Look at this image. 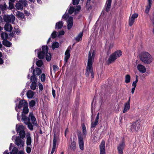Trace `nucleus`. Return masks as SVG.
Segmentation results:
<instances>
[{"label": "nucleus", "mask_w": 154, "mask_h": 154, "mask_svg": "<svg viewBox=\"0 0 154 154\" xmlns=\"http://www.w3.org/2000/svg\"><path fill=\"white\" fill-rule=\"evenodd\" d=\"M68 13L70 14H72L74 11L75 9L72 7H70L68 10Z\"/></svg>", "instance_id": "nucleus-44"}, {"label": "nucleus", "mask_w": 154, "mask_h": 154, "mask_svg": "<svg viewBox=\"0 0 154 154\" xmlns=\"http://www.w3.org/2000/svg\"><path fill=\"white\" fill-rule=\"evenodd\" d=\"M105 141H102L100 145V154H105Z\"/></svg>", "instance_id": "nucleus-14"}, {"label": "nucleus", "mask_w": 154, "mask_h": 154, "mask_svg": "<svg viewBox=\"0 0 154 154\" xmlns=\"http://www.w3.org/2000/svg\"><path fill=\"white\" fill-rule=\"evenodd\" d=\"M57 140V137L56 135L54 134V136L53 146L51 154H53L55 151V149L57 148L56 143Z\"/></svg>", "instance_id": "nucleus-13"}, {"label": "nucleus", "mask_w": 154, "mask_h": 154, "mask_svg": "<svg viewBox=\"0 0 154 154\" xmlns=\"http://www.w3.org/2000/svg\"><path fill=\"white\" fill-rule=\"evenodd\" d=\"M18 151L17 148L16 147H14L12 150L11 152H10V154H17ZM4 154H9V152L8 150H6L4 152Z\"/></svg>", "instance_id": "nucleus-21"}, {"label": "nucleus", "mask_w": 154, "mask_h": 154, "mask_svg": "<svg viewBox=\"0 0 154 154\" xmlns=\"http://www.w3.org/2000/svg\"><path fill=\"white\" fill-rule=\"evenodd\" d=\"M38 87L40 91H42L43 89V85L41 83H39L38 84Z\"/></svg>", "instance_id": "nucleus-56"}, {"label": "nucleus", "mask_w": 154, "mask_h": 154, "mask_svg": "<svg viewBox=\"0 0 154 154\" xmlns=\"http://www.w3.org/2000/svg\"><path fill=\"white\" fill-rule=\"evenodd\" d=\"M59 46V43L58 42H55L53 43L52 45V48L53 50H54L55 48H58Z\"/></svg>", "instance_id": "nucleus-35"}, {"label": "nucleus", "mask_w": 154, "mask_h": 154, "mask_svg": "<svg viewBox=\"0 0 154 154\" xmlns=\"http://www.w3.org/2000/svg\"><path fill=\"white\" fill-rule=\"evenodd\" d=\"M15 6L17 9L22 11L23 10V5L21 3L19 2H17L16 3Z\"/></svg>", "instance_id": "nucleus-26"}, {"label": "nucleus", "mask_w": 154, "mask_h": 154, "mask_svg": "<svg viewBox=\"0 0 154 154\" xmlns=\"http://www.w3.org/2000/svg\"><path fill=\"white\" fill-rule=\"evenodd\" d=\"M1 37L2 39L4 41L7 40L8 38V35L7 33L6 32H2L1 33Z\"/></svg>", "instance_id": "nucleus-29"}, {"label": "nucleus", "mask_w": 154, "mask_h": 154, "mask_svg": "<svg viewBox=\"0 0 154 154\" xmlns=\"http://www.w3.org/2000/svg\"><path fill=\"white\" fill-rule=\"evenodd\" d=\"M30 135L29 134L26 136V144L28 146H31L32 139Z\"/></svg>", "instance_id": "nucleus-23"}, {"label": "nucleus", "mask_w": 154, "mask_h": 154, "mask_svg": "<svg viewBox=\"0 0 154 154\" xmlns=\"http://www.w3.org/2000/svg\"><path fill=\"white\" fill-rule=\"evenodd\" d=\"M52 93L54 97L55 98L56 96L55 91L53 89L52 90Z\"/></svg>", "instance_id": "nucleus-62"}, {"label": "nucleus", "mask_w": 154, "mask_h": 154, "mask_svg": "<svg viewBox=\"0 0 154 154\" xmlns=\"http://www.w3.org/2000/svg\"><path fill=\"white\" fill-rule=\"evenodd\" d=\"M152 22L153 25H154V12H153L152 14Z\"/></svg>", "instance_id": "nucleus-63"}, {"label": "nucleus", "mask_w": 154, "mask_h": 154, "mask_svg": "<svg viewBox=\"0 0 154 154\" xmlns=\"http://www.w3.org/2000/svg\"><path fill=\"white\" fill-rule=\"evenodd\" d=\"M152 0H148V5L146 6L145 12L146 13H148L151 7V5Z\"/></svg>", "instance_id": "nucleus-25"}, {"label": "nucleus", "mask_w": 154, "mask_h": 154, "mask_svg": "<svg viewBox=\"0 0 154 154\" xmlns=\"http://www.w3.org/2000/svg\"><path fill=\"white\" fill-rule=\"evenodd\" d=\"M4 28L5 30L8 32H11L12 29V27L11 24L7 23L5 25Z\"/></svg>", "instance_id": "nucleus-24"}, {"label": "nucleus", "mask_w": 154, "mask_h": 154, "mask_svg": "<svg viewBox=\"0 0 154 154\" xmlns=\"http://www.w3.org/2000/svg\"><path fill=\"white\" fill-rule=\"evenodd\" d=\"M36 83H32V84L30 86L31 88L33 90H35L36 89L37 87Z\"/></svg>", "instance_id": "nucleus-41"}, {"label": "nucleus", "mask_w": 154, "mask_h": 154, "mask_svg": "<svg viewBox=\"0 0 154 154\" xmlns=\"http://www.w3.org/2000/svg\"><path fill=\"white\" fill-rule=\"evenodd\" d=\"M112 0H107L106 3L107 6L106 7V12H109L110 9V7L111 4Z\"/></svg>", "instance_id": "nucleus-27"}, {"label": "nucleus", "mask_w": 154, "mask_h": 154, "mask_svg": "<svg viewBox=\"0 0 154 154\" xmlns=\"http://www.w3.org/2000/svg\"><path fill=\"white\" fill-rule=\"evenodd\" d=\"M83 35V33L82 32H80L76 37L75 39L77 42H79L80 39H82V38Z\"/></svg>", "instance_id": "nucleus-37"}, {"label": "nucleus", "mask_w": 154, "mask_h": 154, "mask_svg": "<svg viewBox=\"0 0 154 154\" xmlns=\"http://www.w3.org/2000/svg\"><path fill=\"white\" fill-rule=\"evenodd\" d=\"M114 44L113 43L110 44L109 48V51L113 47Z\"/></svg>", "instance_id": "nucleus-60"}, {"label": "nucleus", "mask_w": 154, "mask_h": 154, "mask_svg": "<svg viewBox=\"0 0 154 154\" xmlns=\"http://www.w3.org/2000/svg\"><path fill=\"white\" fill-rule=\"evenodd\" d=\"M79 143V147L81 150H83L84 148V143L81 134H78Z\"/></svg>", "instance_id": "nucleus-12"}, {"label": "nucleus", "mask_w": 154, "mask_h": 154, "mask_svg": "<svg viewBox=\"0 0 154 154\" xmlns=\"http://www.w3.org/2000/svg\"><path fill=\"white\" fill-rule=\"evenodd\" d=\"M42 51L38 53V57L40 59L44 58L48 50V47L47 46H42Z\"/></svg>", "instance_id": "nucleus-4"}, {"label": "nucleus", "mask_w": 154, "mask_h": 154, "mask_svg": "<svg viewBox=\"0 0 154 154\" xmlns=\"http://www.w3.org/2000/svg\"><path fill=\"white\" fill-rule=\"evenodd\" d=\"M42 72V70L40 68L36 67L33 71L32 74L35 75V76H37L40 75Z\"/></svg>", "instance_id": "nucleus-19"}, {"label": "nucleus", "mask_w": 154, "mask_h": 154, "mask_svg": "<svg viewBox=\"0 0 154 154\" xmlns=\"http://www.w3.org/2000/svg\"><path fill=\"white\" fill-rule=\"evenodd\" d=\"M43 64V62L41 60H38L36 62V65L38 66H42Z\"/></svg>", "instance_id": "nucleus-50"}, {"label": "nucleus", "mask_w": 154, "mask_h": 154, "mask_svg": "<svg viewBox=\"0 0 154 154\" xmlns=\"http://www.w3.org/2000/svg\"><path fill=\"white\" fill-rule=\"evenodd\" d=\"M35 102L34 100H32L29 102V106L30 107H33L35 104Z\"/></svg>", "instance_id": "nucleus-43"}, {"label": "nucleus", "mask_w": 154, "mask_h": 154, "mask_svg": "<svg viewBox=\"0 0 154 154\" xmlns=\"http://www.w3.org/2000/svg\"><path fill=\"white\" fill-rule=\"evenodd\" d=\"M53 68L54 72H56L58 69V67L56 65H54L53 66Z\"/></svg>", "instance_id": "nucleus-57"}, {"label": "nucleus", "mask_w": 154, "mask_h": 154, "mask_svg": "<svg viewBox=\"0 0 154 154\" xmlns=\"http://www.w3.org/2000/svg\"><path fill=\"white\" fill-rule=\"evenodd\" d=\"M4 20L7 23L11 22L12 23H14L15 17L12 14L10 15H5L3 17Z\"/></svg>", "instance_id": "nucleus-7"}, {"label": "nucleus", "mask_w": 154, "mask_h": 154, "mask_svg": "<svg viewBox=\"0 0 154 154\" xmlns=\"http://www.w3.org/2000/svg\"><path fill=\"white\" fill-rule=\"evenodd\" d=\"M29 117L30 118L32 122L33 125L37 126V122L35 117L33 115V114L30 113L29 115Z\"/></svg>", "instance_id": "nucleus-20"}, {"label": "nucleus", "mask_w": 154, "mask_h": 154, "mask_svg": "<svg viewBox=\"0 0 154 154\" xmlns=\"http://www.w3.org/2000/svg\"><path fill=\"white\" fill-rule=\"evenodd\" d=\"M26 95L28 98H31L33 96L34 94L33 91L29 90L27 92Z\"/></svg>", "instance_id": "nucleus-31"}, {"label": "nucleus", "mask_w": 154, "mask_h": 154, "mask_svg": "<svg viewBox=\"0 0 154 154\" xmlns=\"http://www.w3.org/2000/svg\"><path fill=\"white\" fill-rule=\"evenodd\" d=\"M35 75L32 76L30 78V80L32 83H36L37 82V78L35 77Z\"/></svg>", "instance_id": "nucleus-33"}, {"label": "nucleus", "mask_w": 154, "mask_h": 154, "mask_svg": "<svg viewBox=\"0 0 154 154\" xmlns=\"http://www.w3.org/2000/svg\"><path fill=\"white\" fill-rule=\"evenodd\" d=\"M82 129L83 134L84 135H86L87 134V131L86 127L84 124L82 125Z\"/></svg>", "instance_id": "nucleus-40"}, {"label": "nucleus", "mask_w": 154, "mask_h": 154, "mask_svg": "<svg viewBox=\"0 0 154 154\" xmlns=\"http://www.w3.org/2000/svg\"><path fill=\"white\" fill-rule=\"evenodd\" d=\"M81 9V7L79 5L77 6V8L75 10V11L76 12V11H79Z\"/></svg>", "instance_id": "nucleus-59"}, {"label": "nucleus", "mask_w": 154, "mask_h": 154, "mask_svg": "<svg viewBox=\"0 0 154 154\" xmlns=\"http://www.w3.org/2000/svg\"><path fill=\"white\" fill-rule=\"evenodd\" d=\"M23 112L22 114L23 115L27 114L29 112V109L28 108V106H25L24 108H23Z\"/></svg>", "instance_id": "nucleus-34"}, {"label": "nucleus", "mask_w": 154, "mask_h": 154, "mask_svg": "<svg viewBox=\"0 0 154 154\" xmlns=\"http://www.w3.org/2000/svg\"><path fill=\"white\" fill-rule=\"evenodd\" d=\"M122 55V52L121 51H116L110 55L107 61V64H110L111 63L114 62L116 60L117 58L121 56Z\"/></svg>", "instance_id": "nucleus-3"}, {"label": "nucleus", "mask_w": 154, "mask_h": 154, "mask_svg": "<svg viewBox=\"0 0 154 154\" xmlns=\"http://www.w3.org/2000/svg\"><path fill=\"white\" fill-rule=\"evenodd\" d=\"M76 143L75 142L73 141L71 143L70 147L73 149H74L75 148Z\"/></svg>", "instance_id": "nucleus-46"}, {"label": "nucleus", "mask_w": 154, "mask_h": 154, "mask_svg": "<svg viewBox=\"0 0 154 154\" xmlns=\"http://www.w3.org/2000/svg\"><path fill=\"white\" fill-rule=\"evenodd\" d=\"M137 68L139 72L142 73H144L146 72L145 67L142 65H138L137 66Z\"/></svg>", "instance_id": "nucleus-16"}, {"label": "nucleus", "mask_w": 154, "mask_h": 154, "mask_svg": "<svg viewBox=\"0 0 154 154\" xmlns=\"http://www.w3.org/2000/svg\"><path fill=\"white\" fill-rule=\"evenodd\" d=\"M45 58L47 61H50L51 59V54L48 53V52L45 56Z\"/></svg>", "instance_id": "nucleus-39"}, {"label": "nucleus", "mask_w": 154, "mask_h": 154, "mask_svg": "<svg viewBox=\"0 0 154 154\" xmlns=\"http://www.w3.org/2000/svg\"><path fill=\"white\" fill-rule=\"evenodd\" d=\"M16 13L17 17L19 20L24 18L25 16L23 13L19 11H17Z\"/></svg>", "instance_id": "nucleus-22"}, {"label": "nucleus", "mask_w": 154, "mask_h": 154, "mask_svg": "<svg viewBox=\"0 0 154 154\" xmlns=\"http://www.w3.org/2000/svg\"><path fill=\"white\" fill-rule=\"evenodd\" d=\"M7 8V6L6 5L5 3L3 5H0V9L3 11H6Z\"/></svg>", "instance_id": "nucleus-38"}, {"label": "nucleus", "mask_w": 154, "mask_h": 154, "mask_svg": "<svg viewBox=\"0 0 154 154\" xmlns=\"http://www.w3.org/2000/svg\"><path fill=\"white\" fill-rule=\"evenodd\" d=\"M2 43L4 45L8 47H10L12 45L11 43L7 40L3 41Z\"/></svg>", "instance_id": "nucleus-30"}, {"label": "nucleus", "mask_w": 154, "mask_h": 154, "mask_svg": "<svg viewBox=\"0 0 154 154\" xmlns=\"http://www.w3.org/2000/svg\"><path fill=\"white\" fill-rule=\"evenodd\" d=\"M125 147V142L124 139L122 140L121 143L117 147V149L118 151L119 154H123V151Z\"/></svg>", "instance_id": "nucleus-11"}, {"label": "nucleus", "mask_w": 154, "mask_h": 154, "mask_svg": "<svg viewBox=\"0 0 154 154\" xmlns=\"http://www.w3.org/2000/svg\"><path fill=\"white\" fill-rule=\"evenodd\" d=\"M22 120L25 124H26L30 122V119L23 114H22Z\"/></svg>", "instance_id": "nucleus-18"}, {"label": "nucleus", "mask_w": 154, "mask_h": 154, "mask_svg": "<svg viewBox=\"0 0 154 154\" xmlns=\"http://www.w3.org/2000/svg\"><path fill=\"white\" fill-rule=\"evenodd\" d=\"M69 17V16L67 14H65L63 16L62 18L66 20L67 18H68V19Z\"/></svg>", "instance_id": "nucleus-58"}, {"label": "nucleus", "mask_w": 154, "mask_h": 154, "mask_svg": "<svg viewBox=\"0 0 154 154\" xmlns=\"http://www.w3.org/2000/svg\"><path fill=\"white\" fill-rule=\"evenodd\" d=\"M41 80L42 82H44L45 80V75L44 73H42L41 76Z\"/></svg>", "instance_id": "nucleus-48"}, {"label": "nucleus", "mask_w": 154, "mask_h": 154, "mask_svg": "<svg viewBox=\"0 0 154 154\" xmlns=\"http://www.w3.org/2000/svg\"><path fill=\"white\" fill-rule=\"evenodd\" d=\"M30 146H28L26 147V152L28 153H29L31 152V148Z\"/></svg>", "instance_id": "nucleus-53"}, {"label": "nucleus", "mask_w": 154, "mask_h": 154, "mask_svg": "<svg viewBox=\"0 0 154 154\" xmlns=\"http://www.w3.org/2000/svg\"><path fill=\"white\" fill-rule=\"evenodd\" d=\"M73 17H69V18L67 21L68 29H70L73 26Z\"/></svg>", "instance_id": "nucleus-15"}, {"label": "nucleus", "mask_w": 154, "mask_h": 154, "mask_svg": "<svg viewBox=\"0 0 154 154\" xmlns=\"http://www.w3.org/2000/svg\"><path fill=\"white\" fill-rule=\"evenodd\" d=\"M131 77L130 75L127 74L125 76V82L126 83H128L130 82Z\"/></svg>", "instance_id": "nucleus-36"}, {"label": "nucleus", "mask_w": 154, "mask_h": 154, "mask_svg": "<svg viewBox=\"0 0 154 154\" xmlns=\"http://www.w3.org/2000/svg\"><path fill=\"white\" fill-rule=\"evenodd\" d=\"M16 34L17 35H20V31L19 29H17L16 31Z\"/></svg>", "instance_id": "nucleus-61"}, {"label": "nucleus", "mask_w": 154, "mask_h": 154, "mask_svg": "<svg viewBox=\"0 0 154 154\" xmlns=\"http://www.w3.org/2000/svg\"><path fill=\"white\" fill-rule=\"evenodd\" d=\"M14 2H9V6L8 8L9 9H12L14 8V6L13 4Z\"/></svg>", "instance_id": "nucleus-49"}, {"label": "nucleus", "mask_w": 154, "mask_h": 154, "mask_svg": "<svg viewBox=\"0 0 154 154\" xmlns=\"http://www.w3.org/2000/svg\"><path fill=\"white\" fill-rule=\"evenodd\" d=\"M28 106V103L25 100H20L19 102V104L17 105L16 104L15 107V110L17 111H18L17 108L21 109L22 108H24L25 106Z\"/></svg>", "instance_id": "nucleus-8"}, {"label": "nucleus", "mask_w": 154, "mask_h": 154, "mask_svg": "<svg viewBox=\"0 0 154 154\" xmlns=\"http://www.w3.org/2000/svg\"><path fill=\"white\" fill-rule=\"evenodd\" d=\"M63 26V23L62 21H60L57 23L56 24L55 28L58 29H61Z\"/></svg>", "instance_id": "nucleus-32"}, {"label": "nucleus", "mask_w": 154, "mask_h": 154, "mask_svg": "<svg viewBox=\"0 0 154 154\" xmlns=\"http://www.w3.org/2000/svg\"><path fill=\"white\" fill-rule=\"evenodd\" d=\"M134 22V20L131 17L129 18V25L130 26H131Z\"/></svg>", "instance_id": "nucleus-42"}, {"label": "nucleus", "mask_w": 154, "mask_h": 154, "mask_svg": "<svg viewBox=\"0 0 154 154\" xmlns=\"http://www.w3.org/2000/svg\"><path fill=\"white\" fill-rule=\"evenodd\" d=\"M99 118V113H98L96 117L95 121H93L94 119L93 117V115H92L91 117V128H94V129L96 127L98 124Z\"/></svg>", "instance_id": "nucleus-9"}, {"label": "nucleus", "mask_w": 154, "mask_h": 154, "mask_svg": "<svg viewBox=\"0 0 154 154\" xmlns=\"http://www.w3.org/2000/svg\"><path fill=\"white\" fill-rule=\"evenodd\" d=\"M140 125L139 121L137 120L133 123L131 127V130L133 132H137L140 129Z\"/></svg>", "instance_id": "nucleus-6"}, {"label": "nucleus", "mask_w": 154, "mask_h": 154, "mask_svg": "<svg viewBox=\"0 0 154 154\" xmlns=\"http://www.w3.org/2000/svg\"><path fill=\"white\" fill-rule=\"evenodd\" d=\"M130 108V104L129 103H125L124 104V109L123 111V113L127 112Z\"/></svg>", "instance_id": "nucleus-28"}, {"label": "nucleus", "mask_w": 154, "mask_h": 154, "mask_svg": "<svg viewBox=\"0 0 154 154\" xmlns=\"http://www.w3.org/2000/svg\"><path fill=\"white\" fill-rule=\"evenodd\" d=\"M138 17V14H137L135 13L133 14L131 17H132V18L134 19V20L137 17Z\"/></svg>", "instance_id": "nucleus-55"}, {"label": "nucleus", "mask_w": 154, "mask_h": 154, "mask_svg": "<svg viewBox=\"0 0 154 154\" xmlns=\"http://www.w3.org/2000/svg\"><path fill=\"white\" fill-rule=\"evenodd\" d=\"M18 112L17 114V120L19 121H20V116H19V114H20V112L19 111H17Z\"/></svg>", "instance_id": "nucleus-64"}, {"label": "nucleus", "mask_w": 154, "mask_h": 154, "mask_svg": "<svg viewBox=\"0 0 154 154\" xmlns=\"http://www.w3.org/2000/svg\"><path fill=\"white\" fill-rule=\"evenodd\" d=\"M69 51L70 50L68 49H67L65 52V57L64 58V61L65 64L68 61V60L70 57V54Z\"/></svg>", "instance_id": "nucleus-17"}, {"label": "nucleus", "mask_w": 154, "mask_h": 154, "mask_svg": "<svg viewBox=\"0 0 154 154\" xmlns=\"http://www.w3.org/2000/svg\"><path fill=\"white\" fill-rule=\"evenodd\" d=\"M19 3H21L22 4H24V6H26L27 4V1L25 0H19Z\"/></svg>", "instance_id": "nucleus-51"}, {"label": "nucleus", "mask_w": 154, "mask_h": 154, "mask_svg": "<svg viewBox=\"0 0 154 154\" xmlns=\"http://www.w3.org/2000/svg\"><path fill=\"white\" fill-rule=\"evenodd\" d=\"M136 80L135 81H134L132 84V85L134 87H136L137 86V83L138 82V76L136 75Z\"/></svg>", "instance_id": "nucleus-45"}, {"label": "nucleus", "mask_w": 154, "mask_h": 154, "mask_svg": "<svg viewBox=\"0 0 154 154\" xmlns=\"http://www.w3.org/2000/svg\"><path fill=\"white\" fill-rule=\"evenodd\" d=\"M15 143L20 149L23 148L24 141L19 136L16 137L15 140Z\"/></svg>", "instance_id": "nucleus-5"}, {"label": "nucleus", "mask_w": 154, "mask_h": 154, "mask_svg": "<svg viewBox=\"0 0 154 154\" xmlns=\"http://www.w3.org/2000/svg\"><path fill=\"white\" fill-rule=\"evenodd\" d=\"M57 32L55 31H54L51 34V36H52V38H55L57 36Z\"/></svg>", "instance_id": "nucleus-52"}, {"label": "nucleus", "mask_w": 154, "mask_h": 154, "mask_svg": "<svg viewBox=\"0 0 154 154\" xmlns=\"http://www.w3.org/2000/svg\"><path fill=\"white\" fill-rule=\"evenodd\" d=\"M140 60L146 64H149L152 61V58L151 55L147 52L142 53L140 56Z\"/></svg>", "instance_id": "nucleus-2"}, {"label": "nucleus", "mask_w": 154, "mask_h": 154, "mask_svg": "<svg viewBox=\"0 0 154 154\" xmlns=\"http://www.w3.org/2000/svg\"><path fill=\"white\" fill-rule=\"evenodd\" d=\"M95 54L93 51L91 54V53L89 51L88 58V62L86 67V69L85 75L87 77H89L91 75V77L94 78V77L93 69L92 67V64L94 60Z\"/></svg>", "instance_id": "nucleus-1"}, {"label": "nucleus", "mask_w": 154, "mask_h": 154, "mask_svg": "<svg viewBox=\"0 0 154 154\" xmlns=\"http://www.w3.org/2000/svg\"><path fill=\"white\" fill-rule=\"evenodd\" d=\"M26 125H27L28 128L30 130H33V126L30 122L26 124Z\"/></svg>", "instance_id": "nucleus-47"}, {"label": "nucleus", "mask_w": 154, "mask_h": 154, "mask_svg": "<svg viewBox=\"0 0 154 154\" xmlns=\"http://www.w3.org/2000/svg\"><path fill=\"white\" fill-rule=\"evenodd\" d=\"M79 0H72V4L74 5H78L79 2Z\"/></svg>", "instance_id": "nucleus-54"}, {"label": "nucleus", "mask_w": 154, "mask_h": 154, "mask_svg": "<svg viewBox=\"0 0 154 154\" xmlns=\"http://www.w3.org/2000/svg\"><path fill=\"white\" fill-rule=\"evenodd\" d=\"M16 131L17 133H19L20 137L23 139L25 136L26 133L25 131L23 130L22 126H20L16 128Z\"/></svg>", "instance_id": "nucleus-10"}]
</instances>
